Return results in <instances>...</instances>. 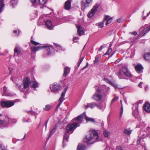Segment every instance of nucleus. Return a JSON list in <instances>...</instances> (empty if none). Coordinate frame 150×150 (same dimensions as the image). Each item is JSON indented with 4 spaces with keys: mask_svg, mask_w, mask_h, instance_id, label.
<instances>
[{
    "mask_svg": "<svg viewBox=\"0 0 150 150\" xmlns=\"http://www.w3.org/2000/svg\"><path fill=\"white\" fill-rule=\"evenodd\" d=\"M79 126V124L77 122L69 124L66 126V132H65L63 137L62 141L63 148H64L66 145V143L68 142L70 134H72L74 130Z\"/></svg>",
    "mask_w": 150,
    "mask_h": 150,
    "instance_id": "1",
    "label": "nucleus"
},
{
    "mask_svg": "<svg viewBox=\"0 0 150 150\" xmlns=\"http://www.w3.org/2000/svg\"><path fill=\"white\" fill-rule=\"evenodd\" d=\"M97 87L95 88L96 92L93 95L92 98L97 101H99L103 98V95L105 94L107 91V88L106 86L102 85L100 87L95 86L94 88Z\"/></svg>",
    "mask_w": 150,
    "mask_h": 150,
    "instance_id": "2",
    "label": "nucleus"
},
{
    "mask_svg": "<svg viewBox=\"0 0 150 150\" xmlns=\"http://www.w3.org/2000/svg\"><path fill=\"white\" fill-rule=\"evenodd\" d=\"M98 133L95 130H90L89 136H87L84 139V141L87 144H92L99 141Z\"/></svg>",
    "mask_w": 150,
    "mask_h": 150,
    "instance_id": "3",
    "label": "nucleus"
},
{
    "mask_svg": "<svg viewBox=\"0 0 150 150\" xmlns=\"http://www.w3.org/2000/svg\"><path fill=\"white\" fill-rule=\"evenodd\" d=\"M45 48H46V53L47 55H52L54 54L55 49L52 45L48 44H45L43 46H32L31 47L30 49L33 52H34L41 50Z\"/></svg>",
    "mask_w": 150,
    "mask_h": 150,
    "instance_id": "4",
    "label": "nucleus"
},
{
    "mask_svg": "<svg viewBox=\"0 0 150 150\" xmlns=\"http://www.w3.org/2000/svg\"><path fill=\"white\" fill-rule=\"evenodd\" d=\"M5 118L6 119L7 122L4 121L3 125L0 127L1 129H3L6 127H8L9 124H15L17 122V120L16 119L11 118L9 116L7 115H5Z\"/></svg>",
    "mask_w": 150,
    "mask_h": 150,
    "instance_id": "5",
    "label": "nucleus"
},
{
    "mask_svg": "<svg viewBox=\"0 0 150 150\" xmlns=\"http://www.w3.org/2000/svg\"><path fill=\"white\" fill-rule=\"evenodd\" d=\"M99 7V5L98 4H96L93 7L87 14L88 18H91L94 16L96 12L97 11Z\"/></svg>",
    "mask_w": 150,
    "mask_h": 150,
    "instance_id": "6",
    "label": "nucleus"
},
{
    "mask_svg": "<svg viewBox=\"0 0 150 150\" xmlns=\"http://www.w3.org/2000/svg\"><path fill=\"white\" fill-rule=\"evenodd\" d=\"M1 105L3 107L9 108L14 105V102L10 100L2 101L1 102Z\"/></svg>",
    "mask_w": 150,
    "mask_h": 150,
    "instance_id": "7",
    "label": "nucleus"
},
{
    "mask_svg": "<svg viewBox=\"0 0 150 150\" xmlns=\"http://www.w3.org/2000/svg\"><path fill=\"white\" fill-rule=\"evenodd\" d=\"M86 115V112H84L83 113L78 116L77 117L73 119L72 121H77V122L80 125L81 123L83 120V118Z\"/></svg>",
    "mask_w": 150,
    "mask_h": 150,
    "instance_id": "8",
    "label": "nucleus"
},
{
    "mask_svg": "<svg viewBox=\"0 0 150 150\" xmlns=\"http://www.w3.org/2000/svg\"><path fill=\"white\" fill-rule=\"evenodd\" d=\"M93 2V0H82L81 1V8L84 9L89 6Z\"/></svg>",
    "mask_w": 150,
    "mask_h": 150,
    "instance_id": "9",
    "label": "nucleus"
},
{
    "mask_svg": "<svg viewBox=\"0 0 150 150\" xmlns=\"http://www.w3.org/2000/svg\"><path fill=\"white\" fill-rule=\"evenodd\" d=\"M61 88V86L59 84H56L54 83L50 87V90L52 92L55 93L59 91Z\"/></svg>",
    "mask_w": 150,
    "mask_h": 150,
    "instance_id": "10",
    "label": "nucleus"
},
{
    "mask_svg": "<svg viewBox=\"0 0 150 150\" xmlns=\"http://www.w3.org/2000/svg\"><path fill=\"white\" fill-rule=\"evenodd\" d=\"M30 83L31 81L29 77H27L25 78L23 81V85L24 89L27 88Z\"/></svg>",
    "mask_w": 150,
    "mask_h": 150,
    "instance_id": "11",
    "label": "nucleus"
},
{
    "mask_svg": "<svg viewBox=\"0 0 150 150\" xmlns=\"http://www.w3.org/2000/svg\"><path fill=\"white\" fill-rule=\"evenodd\" d=\"M122 71L123 75L127 77L131 78L132 76V74L129 71L128 68L126 67H124L122 68Z\"/></svg>",
    "mask_w": 150,
    "mask_h": 150,
    "instance_id": "12",
    "label": "nucleus"
},
{
    "mask_svg": "<svg viewBox=\"0 0 150 150\" xmlns=\"http://www.w3.org/2000/svg\"><path fill=\"white\" fill-rule=\"evenodd\" d=\"M71 0H67L65 3L64 8L67 11H69L71 8Z\"/></svg>",
    "mask_w": 150,
    "mask_h": 150,
    "instance_id": "13",
    "label": "nucleus"
},
{
    "mask_svg": "<svg viewBox=\"0 0 150 150\" xmlns=\"http://www.w3.org/2000/svg\"><path fill=\"white\" fill-rule=\"evenodd\" d=\"M3 93L6 96H13V93L10 92L8 91L7 88L6 86L3 87Z\"/></svg>",
    "mask_w": 150,
    "mask_h": 150,
    "instance_id": "14",
    "label": "nucleus"
},
{
    "mask_svg": "<svg viewBox=\"0 0 150 150\" xmlns=\"http://www.w3.org/2000/svg\"><path fill=\"white\" fill-rule=\"evenodd\" d=\"M112 18L110 17L109 16L105 15L104 16V18H103V21H106V23H105V25L106 26L108 25L112 21Z\"/></svg>",
    "mask_w": 150,
    "mask_h": 150,
    "instance_id": "15",
    "label": "nucleus"
},
{
    "mask_svg": "<svg viewBox=\"0 0 150 150\" xmlns=\"http://www.w3.org/2000/svg\"><path fill=\"white\" fill-rule=\"evenodd\" d=\"M144 109L148 112H150V104L149 102H146L143 105Z\"/></svg>",
    "mask_w": 150,
    "mask_h": 150,
    "instance_id": "16",
    "label": "nucleus"
},
{
    "mask_svg": "<svg viewBox=\"0 0 150 150\" xmlns=\"http://www.w3.org/2000/svg\"><path fill=\"white\" fill-rule=\"evenodd\" d=\"M45 25L47 28L49 30H52L53 29L52 23L50 20H47L46 21Z\"/></svg>",
    "mask_w": 150,
    "mask_h": 150,
    "instance_id": "17",
    "label": "nucleus"
},
{
    "mask_svg": "<svg viewBox=\"0 0 150 150\" xmlns=\"http://www.w3.org/2000/svg\"><path fill=\"white\" fill-rule=\"evenodd\" d=\"M143 68L141 64H137L135 67V69L138 73L142 72Z\"/></svg>",
    "mask_w": 150,
    "mask_h": 150,
    "instance_id": "18",
    "label": "nucleus"
},
{
    "mask_svg": "<svg viewBox=\"0 0 150 150\" xmlns=\"http://www.w3.org/2000/svg\"><path fill=\"white\" fill-rule=\"evenodd\" d=\"M14 52L13 57L15 56L16 54V55L19 56V55L21 53V50L19 47H16L14 49Z\"/></svg>",
    "mask_w": 150,
    "mask_h": 150,
    "instance_id": "19",
    "label": "nucleus"
},
{
    "mask_svg": "<svg viewBox=\"0 0 150 150\" xmlns=\"http://www.w3.org/2000/svg\"><path fill=\"white\" fill-rule=\"evenodd\" d=\"M76 28L77 29V33H78L79 36H81L83 35L84 33V31L81 25H79L77 26Z\"/></svg>",
    "mask_w": 150,
    "mask_h": 150,
    "instance_id": "20",
    "label": "nucleus"
},
{
    "mask_svg": "<svg viewBox=\"0 0 150 150\" xmlns=\"http://www.w3.org/2000/svg\"><path fill=\"white\" fill-rule=\"evenodd\" d=\"M70 71V69L68 67H66L64 68V72L63 75V76L66 77Z\"/></svg>",
    "mask_w": 150,
    "mask_h": 150,
    "instance_id": "21",
    "label": "nucleus"
},
{
    "mask_svg": "<svg viewBox=\"0 0 150 150\" xmlns=\"http://www.w3.org/2000/svg\"><path fill=\"white\" fill-rule=\"evenodd\" d=\"M142 102L141 100H139L137 102V104H135L133 105V106L132 108L133 110V112L134 111H138V105L139 104L141 103Z\"/></svg>",
    "mask_w": 150,
    "mask_h": 150,
    "instance_id": "22",
    "label": "nucleus"
},
{
    "mask_svg": "<svg viewBox=\"0 0 150 150\" xmlns=\"http://www.w3.org/2000/svg\"><path fill=\"white\" fill-rule=\"evenodd\" d=\"M97 105V104L94 102L91 103H88L87 105L85 106V109H87L88 108H93L95 107Z\"/></svg>",
    "mask_w": 150,
    "mask_h": 150,
    "instance_id": "23",
    "label": "nucleus"
},
{
    "mask_svg": "<svg viewBox=\"0 0 150 150\" xmlns=\"http://www.w3.org/2000/svg\"><path fill=\"white\" fill-rule=\"evenodd\" d=\"M122 69H120L116 74L118 76L119 78L120 79H123L124 78V76L122 74Z\"/></svg>",
    "mask_w": 150,
    "mask_h": 150,
    "instance_id": "24",
    "label": "nucleus"
},
{
    "mask_svg": "<svg viewBox=\"0 0 150 150\" xmlns=\"http://www.w3.org/2000/svg\"><path fill=\"white\" fill-rule=\"evenodd\" d=\"M144 58L145 60L150 62V53L146 52L144 55Z\"/></svg>",
    "mask_w": 150,
    "mask_h": 150,
    "instance_id": "25",
    "label": "nucleus"
},
{
    "mask_svg": "<svg viewBox=\"0 0 150 150\" xmlns=\"http://www.w3.org/2000/svg\"><path fill=\"white\" fill-rule=\"evenodd\" d=\"M140 134L142 138H145L146 136H148V135L147 132L145 131H141Z\"/></svg>",
    "mask_w": 150,
    "mask_h": 150,
    "instance_id": "26",
    "label": "nucleus"
},
{
    "mask_svg": "<svg viewBox=\"0 0 150 150\" xmlns=\"http://www.w3.org/2000/svg\"><path fill=\"white\" fill-rule=\"evenodd\" d=\"M132 131V130H131L130 128H128L124 130V133L126 135H129L131 133Z\"/></svg>",
    "mask_w": 150,
    "mask_h": 150,
    "instance_id": "27",
    "label": "nucleus"
},
{
    "mask_svg": "<svg viewBox=\"0 0 150 150\" xmlns=\"http://www.w3.org/2000/svg\"><path fill=\"white\" fill-rule=\"evenodd\" d=\"M31 83H33L32 86H30L31 88H36L38 87V83L37 81H32Z\"/></svg>",
    "mask_w": 150,
    "mask_h": 150,
    "instance_id": "28",
    "label": "nucleus"
},
{
    "mask_svg": "<svg viewBox=\"0 0 150 150\" xmlns=\"http://www.w3.org/2000/svg\"><path fill=\"white\" fill-rule=\"evenodd\" d=\"M85 119L86 120L87 122H88L89 121L93 122H95V120L94 118L89 117H88L86 115L85 116Z\"/></svg>",
    "mask_w": 150,
    "mask_h": 150,
    "instance_id": "29",
    "label": "nucleus"
},
{
    "mask_svg": "<svg viewBox=\"0 0 150 150\" xmlns=\"http://www.w3.org/2000/svg\"><path fill=\"white\" fill-rule=\"evenodd\" d=\"M86 146L83 144H79L77 146V150H85Z\"/></svg>",
    "mask_w": 150,
    "mask_h": 150,
    "instance_id": "30",
    "label": "nucleus"
},
{
    "mask_svg": "<svg viewBox=\"0 0 150 150\" xmlns=\"http://www.w3.org/2000/svg\"><path fill=\"white\" fill-rule=\"evenodd\" d=\"M17 0H11L10 2V5L12 6L13 7L17 4Z\"/></svg>",
    "mask_w": 150,
    "mask_h": 150,
    "instance_id": "31",
    "label": "nucleus"
},
{
    "mask_svg": "<svg viewBox=\"0 0 150 150\" xmlns=\"http://www.w3.org/2000/svg\"><path fill=\"white\" fill-rule=\"evenodd\" d=\"M30 42L31 44L35 46H36L37 45H39L40 44V43L34 41L33 40V36H32L31 37V39H30Z\"/></svg>",
    "mask_w": 150,
    "mask_h": 150,
    "instance_id": "32",
    "label": "nucleus"
},
{
    "mask_svg": "<svg viewBox=\"0 0 150 150\" xmlns=\"http://www.w3.org/2000/svg\"><path fill=\"white\" fill-rule=\"evenodd\" d=\"M104 21L103 20L99 23H96V25L99 28H102L103 27Z\"/></svg>",
    "mask_w": 150,
    "mask_h": 150,
    "instance_id": "33",
    "label": "nucleus"
},
{
    "mask_svg": "<svg viewBox=\"0 0 150 150\" xmlns=\"http://www.w3.org/2000/svg\"><path fill=\"white\" fill-rule=\"evenodd\" d=\"M110 134V132H108L107 130L105 129L103 132V134L105 137L108 138V137Z\"/></svg>",
    "mask_w": 150,
    "mask_h": 150,
    "instance_id": "34",
    "label": "nucleus"
},
{
    "mask_svg": "<svg viewBox=\"0 0 150 150\" xmlns=\"http://www.w3.org/2000/svg\"><path fill=\"white\" fill-rule=\"evenodd\" d=\"M149 31L146 28L144 29L141 32L142 34H143L142 35V36H144L146 33H148Z\"/></svg>",
    "mask_w": 150,
    "mask_h": 150,
    "instance_id": "35",
    "label": "nucleus"
},
{
    "mask_svg": "<svg viewBox=\"0 0 150 150\" xmlns=\"http://www.w3.org/2000/svg\"><path fill=\"white\" fill-rule=\"evenodd\" d=\"M39 4L40 5H43L45 4L46 3L47 0H38Z\"/></svg>",
    "mask_w": 150,
    "mask_h": 150,
    "instance_id": "36",
    "label": "nucleus"
},
{
    "mask_svg": "<svg viewBox=\"0 0 150 150\" xmlns=\"http://www.w3.org/2000/svg\"><path fill=\"white\" fill-rule=\"evenodd\" d=\"M16 86H17L18 87V89L21 91L24 92L25 91V89H24V88H22L21 85H19L18 84H16Z\"/></svg>",
    "mask_w": 150,
    "mask_h": 150,
    "instance_id": "37",
    "label": "nucleus"
},
{
    "mask_svg": "<svg viewBox=\"0 0 150 150\" xmlns=\"http://www.w3.org/2000/svg\"><path fill=\"white\" fill-rule=\"evenodd\" d=\"M51 106L49 105H45V108H43V109L46 111H48L50 110L51 108Z\"/></svg>",
    "mask_w": 150,
    "mask_h": 150,
    "instance_id": "38",
    "label": "nucleus"
},
{
    "mask_svg": "<svg viewBox=\"0 0 150 150\" xmlns=\"http://www.w3.org/2000/svg\"><path fill=\"white\" fill-rule=\"evenodd\" d=\"M110 85L112 86H113L116 89V88H118V89H123V88H119L118 87V85H117L116 84H115L113 83H112H112H110Z\"/></svg>",
    "mask_w": 150,
    "mask_h": 150,
    "instance_id": "39",
    "label": "nucleus"
},
{
    "mask_svg": "<svg viewBox=\"0 0 150 150\" xmlns=\"http://www.w3.org/2000/svg\"><path fill=\"white\" fill-rule=\"evenodd\" d=\"M55 130L53 129L50 131V134L48 136V138H50L51 136L54 134L55 132Z\"/></svg>",
    "mask_w": 150,
    "mask_h": 150,
    "instance_id": "40",
    "label": "nucleus"
},
{
    "mask_svg": "<svg viewBox=\"0 0 150 150\" xmlns=\"http://www.w3.org/2000/svg\"><path fill=\"white\" fill-rule=\"evenodd\" d=\"M65 93L62 92L61 96L59 99V100H62V101H64V97Z\"/></svg>",
    "mask_w": 150,
    "mask_h": 150,
    "instance_id": "41",
    "label": "nucleus"
},
{
    "mask_svg": "<svg viewBox=\"0 0 150 150\" xmlns=\"http://www.w3.org/2000/svg\"><path fill=\"white\" fill-rule=\"evenodd\" d=\"M20 31L19 30H14L13 31V33L16 35L17 36H18L20 33Z\"/></svg>",
    "mask_w": 150,
    "mask_h": 150,
    "instance_id": "42",
    "label": "nucleus"
},
{
    "mask_svg": "<svg viewBox=\"0 0 150 150\" xmlns=\"http://www.w3.org/2000/svg\"><path fill=\"white\" fill-rule=\"evenodd\" d=\"M4 6V4L0 3V13L3 11Z\"/></svg>",
    "mask_w": 150,
    "mask_h": 150,
    "instance_id": "43",
    "label": "nucleus"
},
{
    "mask_svg": "<svg viewBox=\"0 0 150 150\" xmlns=\"http://www.w3.org/2000/svg\"><path fill=\"white\" fill-rule=\"evenodd\" d=\"M112 51V49L111 48H110L108 49V51L106 52L105 55H109Z\"/></svg>",
    "mask_w": 150,
    "mask_h": 150,
    "instance_id": "44",
    "label": "nucleus"
},
{
    "mask_svg": "<svg viewBox=\"0 0 150 150\" xmlns=\"http://www.w3.org/2000/svg\"><path fill=\"white\" fill-rule=\"evenodd\" d=\"M30 114L36 116L38 114V113L33 111L30 110Z\"/></svg>",
    "mask_w": 150,
    "mask_h": 150,
    "instance_id": "45",
    "label": "nucleus"
},
{
    "mask_svg": "<svg viewBox=\"0 0 150 150\" xmlns=\"http://www.w3.org/2000/svg\"><path fill=\"white\" fill-rule=\"evenodd\" d=\"M103 80L105 81L107 83H109L110 84V83H112V82H111L110 81V80L107 78H104Z\"/></svg>",
    "mask_w": 150,
    "mask_h": 150,
    "instance_id": "46",
    "label": "nucleus"
},
{
    "mask_svg": "<svg viewBox=\"0 0 150 150\" xmlns=\"http://www.w3.org/2000/svg\"><path fill=\"white\" fill-rule=\"evenodd\" d=\"M118 99V98L117 96H115L114 98H113L111 100V103H112L115 101H116Z\"/></svg>",
    "mask_w": 150,
    "mask_h": 150,
    "instance_id": "47",
    "label": "nucleus"
},
{
    "mask_svg": "<svg viewBox=\"0 0 150 150\" xmlns=\"http://www.w3.org/2000/svg\"><path fill=\"white\" fill-rule=\"evenodd\" d=\"M2 114H0V117L1 116H2ZM4 122V120H0V127H1V126H2L3 125V124ZM0 128H1L0 127Z\"/></svg>",
    "mask_w": 150,
    "mask_h": 150,
    "instance_id": "48",
    "label": "nucleus"
},
{
    "mask_svg": "<svg viewBox=\"0 0 150 150\" xmlns=\"http://www.w3.org/2000/svg\"><path fill=\"white\" fill-rule=\"evenodd\" d=\"M59 103L57 106V107H56L57 109H58V108H59L61 104H62V102H63V101H62V100H59Z\"/></svg>",
    "mask_w": 150,
    "mask_h": 150,
    "instance_id": "49",
    "label": "nucleus"
},
{
    "mask_svg": "<svg viewBox=\"0 0 150 150\" xmlns=\"http://www.w3.org/2000/svg\"><path fill=\"white\" fill-rule=\"evenodd\" d=\"M30 2L33 4V5H35L37 3L36 0H30Z\"/></svg>",
    "mask_w": 150,
    "mask_h": 150,
    "instance_id": "50",
    "label": "nucleus"
},
{
    "mask_svg": "<svg viewBox=\"0 0 150 150\" xmlns=\"http://www.w3.org/2000/svg\"><path fill=\"white\" fill-rule=\"evenodd\" d=\"M146 132H147L148 135L150 134V127H148L146 128Z\"/></svg>",
    "mask_w": 150,
    "mask_h": 150,
    "instance_id": "51",
    "label": "nucleus"
},
{
    "mask_svg": "<svg viewBox=\"0 0 150 150\" xmlns=\"http://www.w3.org/2000/svg\"><path fill=\"white\" fill-rule=\"evenodd\" d=\"M84 58V57H82L79 60V64H78V66H80V64H81V62H82Z\"/></svg>",
    "mask_w": 150,
    "mask_h": 150,
    "instance_id": "52",
    "label": "nucleus"
},
{
    "mask_svg": "<svg viewBox=\"0 0 150 150\" xmlns=\"http://www.w3.org/2000/svg\"><path fill=\"white\" fill-rule=\"evenodd\" d=\"M99 58L97 56H96L95 58V60L94 61V63H97L99 61Z\"/></svg>",
    "mask_w": 150,
    "mask_h": 150,
    "instance_id": "53",
    "label": "nucleus"
},
{
    "mask_svg": "<svg viewBox=\"0 0 150 150\" xmlns=\"http://www.w3.org/2000/svg\"><path fill=\"white\" fill-rule=\"evenodd\" d=\"M116 149L117 150H122V147L120 146H117L116 147Z\"/></svg>",
    "mask_w": 150,
    "mask_h": 150,
    "instance_id": "54",
    "label": "nucleus"
},
{
    "mask_svg": "<svg viewBox=\"0 0 150 150\" xmlns=\"http://www.w3.org/2000/svg\"><path fill=\"white\" fill-rule=\"evenodd\" d=\"M21 101L20 99H16L14 100L13 101H12V102H14V104L15 103H16L17 102H19Z\"/></svg>",
    "mask_w": 150,
    "mask_h": 150,
    "instance_id": "55",
    "label": "nucleus"
},
{
    "mask_svg": "<svg viewBox=\"0 0 150 150\" xmlns=\"http://www.w3.org/2000/svg\"><path fill=\"white\" fill-rule=\"evenodd\" d=\"M143 84V83L142 82H140L138 84V86L139 87L141 88H142V85Z\"/></svg>",
    "mask_w": 150,
    "mask_h": 150,
    "instance_id": "56",
    "label": "nucleus"
},
{
    "mask_svg": "<svg viewBox=\"0 0 150 150\" xmlns=\"http://www.w3.org/2000/svg\"><path fill=\"white\" fill-rule=\"evenodd\" d=\"M49 119H48L47 120H46L44 126H45V129H46L47 127V125L48 123V122Z\"/></svg>",
    "mask_w": 150,
    "mask_h": 150,
    "instance_id": "57",
    "label": "nucleus"
},
{
    "mask_svg": "<svg viewBox=\"0 0 150 150\" xmlns=\"http://www.w3.org/2000/svg\"><path fill=\"white\" fill-rule=\"evenodd\" d=\"M130 33H131L132 35H135V36L137 34V32L136 31H134L133 32H132Z\"/></svg>",
    "mask_w": 150,
    "mask_h": 150,
    "instance_id": "58",
    "label": "nucleus"
},
{
    "mask_svg": "<svg viewBox=\"0 0 150 150\" xmlns=\"http://www.w3.org/2000/svg\"><path fill=\"white\" fill-rule=\"evenodd\" d=\"M68 88V87L67 86H66V88L64 89L63 91L62 92H63L65 93H66L67 90Z\"/></svg>",
    "mask_w": 150,
    "mask_h": 150,
    "instance_id": "59",
    "label": "nucleus"
},
{
    "mask_svg": "<svg viewBox=\"0 0 150 150\" xmlns=\"http://www.w3.org/2000/svg\"><path fill=\"white\" fill-rule=\"evenodd\" d=\"M120 110H121L120 115H121L122 114L123 112V108L122 105L121 106V108H120Z\"/></svg>",
    "mask_w": 150,
    "mask_h": 150,
    "instance_id": "60",
    "label": "nucleus"
},
{
    "mask_svg": "<svg viewBox=\"0 0 150 150\" xmlns=\"http://www.w3.org/2000/svg\"><path fill=\"white\" fill-rule=\"evenodd\" d=\"M104 47L103 46H101L98 50V51H101Z\"/></svg>",
    "mask_w": 150,
    "mask_h": 150,
    "instance_id": "61",
    "label": "nucleus"
},
{
    "mask_svg": "<svg viewBox=\"0 0 150 150\" xmlns=\"http://www.w3.org/2000/svg\"><path fill=\"white\" fill-rule=\"evenodd\" d=\"M57 49H58L59 50H62V47L60 45H59V47H57Z\"/></svg>",
    "mask_w": 150,
    "mask_h": 150,
    "instance_id": "62",
    "label": "nucleus"
},
{
    "mask_svg": "<svg viewBox=\"0 0 150 150\" xmlns=\"http://www.w3.org/2000/svg\"><path fill=\"white\" fill-rule=\"evenodd\" d=\"M122 19L121 18L118 19L117 21V22L118 23H120L122 21Z\"/></svg>",
    "mask_w": 150,
    "mask_h": 150,
    "instance_id": "63",
    "label": "nucleus"
},
{
    "mask_svg": "<svg viewBox=\"0 0 150 150\" xmlns=\"http://www.w3.org/2000/svg\"><path fill=\"white\" fill-rule=\"evenodd\" d=\"M144 88H145V91H147L148 89V86H147V85L145 86H144Z\"/></svg>",
    "mask_w": 150,
    "mask_h": 150,
    "instance_id": "64",
    "label": "nucleus"
}]
</instances>
